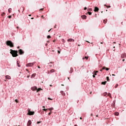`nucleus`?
<instances>
[{
  "mask_svg": "<svg viewBox=\"0 0 126 126\" xmlns=\"http://www.w3.org/2000/svg\"><path fill=\"white\" fill-rule=\"evenodd\" d=\"M10 54L12 55L13 58H16V57H18V54H17V51L12 50V49H10Z\"/></svg>",
  "mask_w": 126,
  "mask_h": 126,
  "instance_id": "nucleus-1",
  "label": "nucleus"
},
{
  "mask_svg": "<svg viewBox=\"0 0 126 126\" xmlns=\"http://www.w3.org/2000/svg\"><path fill=\"white\" fill-rule=\"evenodd\" d=\"M6 45L7 46H9L11 47H14V45H13V43L11 41L8 40L6 41Z\"/></svg>",
  "mask_w": 126,
  "mask_h": 126,
  "instance_id": "nucleus-2",
  "label": "nucleus"
},
{
  "mask_svg": "<svg viewBox=\"0 0 126 126\" xmlns=\"http://www.w3.org/2000/svg\"><path fill=\"white\" fill-rule=\"evenodd\" d=\"M35 114V112L34 111H31L30 110H28V115L29 116H33Z\"/></svg>",
  "mask_w": 126,
  "mask_h": 126,
  "instance_id": "nucleus-3",
  "label": "nucleus"
},
{
  "mask_svg": "<svg viewBox=\"0 0 126 126\" xmlns=\"http://www.w3.org/2000/svg\"><path fill=\"white\" fill-rule=\"evenodd\" d=\"M36 62H33L32 63H29L27 64V66H33L35 64Z\"/></svg>",
  "mask_w": 126,
  "mask_h": 126,
  "instance_id": "nucleus-4",
  "label": "nucleus"
},
{
  "mask_svg": "<svg viewBox=\"0 0 126 126\" xmlns=\"http://www.w3.org/2000/svg\"><path fill=\"white\" fill-rule=\"evenodd\" d=\"M19 53L20 55H23V54H24V51H23L22 49H20L19 50Z\"/></svg>",
  "mask_w": 126,
  "mask_h": 126,
  "instance_id": "nucleus-5",
  "label": "nucleus"
},
{
  "mask_svg": "<svg viewBox=\"0 0 126 126\" xmlns=\"http://www.w3.org/2000/svg\"><path fill=\"white\" fill-rule=\"evenodd\" d=\"M32 90V91H35V90H37V87L34 86V87H32L31 88Z\"/></svg>",
  "mask_w": 126,
  "mask_h": 126,
  "instance_id": "nucleus-6",
  "label": "nucleus"
},
{
  "mask_svg": "<svg viewBox=\"0 0 126 126\" xmlns=\"http://www.w3.org/2000/svg\"><path fill=\"white\" fill-rule=\"evenodd\" d=\"M81 18H82V19H86L87 18V16L85 15H84L81 16Z\"/></svg>",
  "mask_w": 126,
  "mask_h": 126,
  "instance_id": "nucleus-7",
  "label": "nucleus"
},
{
  "mask_svg": "<svg viewBox=\"0 0 126 126\" xmlns=\"http://www.w3.org/2000/svg\"><path fill=\"white\" fill-rule=\"evenodd\" d=\"M94 11H95V12H97L99 11V8L97 7H95Z\"/></svg>",
  "mask_w": 126,
  "mask_h": 126,
  "instance_id": "nucleus-8",
  "label": "nucleus"
},
{
  "mask_svg": "<svg viewBox=\"0 0 126 126\" xmlns=\"http://www.w3.org/2000/svg\"><path fill=\"white\" fill-rule=\"evenodd\" d=\"M67 42H74V39L72 38H69L67 39Z\"/></svg>",
  "mask_w": 126,
  "mask_h": 126,
  "instance_id": "nucleus-9",
  "label": "nucleus"
},
{
  "mask_svg": "<svg viewBox=\"0 0 126 126\" xmlns=\"http://www.w3.org/2000/svg\"><path fill=\"white\" fill-rule=\"evenodd\" d=\"M126 57V54H124L121 55V58L122 59H125Z\"/></svg>",
  "mask_w": 126,
  "mask_h": 126,
  "instance_id": "nucleus-10",
  "label": "nucleus"
},
{
  "mask_svg": "<svg viewBox=\"0 0 126 126\" xmlns=\"http://www.w3.org/2000/svg\"><path fill=\"white\" fill-rule=\"evenodd\" d=\"M31 124H32V122H31V120H29L28 122V126H31Z\"/></svg>",
  "mask_w": 126,
  "mask_h": 126,
  "instance_id": "nucleus-11",
  "label": "nucleus"
},
{
  "mask_svg": "<svg viewBox=\"0 0 126 126\" xmlns=\"http://www.w3.org/2000/svg\"><path fill=\"white\" fill-rule=\"evenodd\" d=\"M5 78L6 79H10L11 77H10V76H9V75H6Z\"/></svg>",
  "mask_w": 126,
  "mask_h": 126,
  "instance_id": "nucleus-12",
  "label": "nucleus"
},
{
  "mask_svg": "<svg viewBox=\"0 0 126 126\" xmlns=\"http://www.w3.org/2000/svg\"><path fill=\"white\" fill-rule=\"evenodd\" d=\"M102 69H106V70H110V68H107V67H102Z\"/></svg>",
  "mask_w": 126,
  "mask_h": 126,
  "instance_id": "nucleus-13",
  "label": "nucleus"
},
{
  "mask_svg": "<svg viewBox=\"0 0 126 126\" xmlns=\"http://www.w3.org/2000/svg\"><path fill=\"white\" fill-rule=\"evenodd\" d=\"M61 94H62V95H63V96H64V95H65V94L63 91H61Z\"/></svg>",
  "mask_w": 126,
  "mask_h": 126,
  "instance_id": "nucleus-14",
  "label": "nucleus"
},
{
  "mask_svg": "<svg viewBox=\"0 0 126 126\" xmlns=\"http://www.w3.org/2000/svg\"><path fill=\"white\" fill-rule=\"evenodd\" d=\"M97 73H98V71H94V75H97Z\"/></svg>",
  "mask_w": 126,
  "mask_h": 126,
  "instance_id": "nucleus-15",
  "label": "nucleus"
},
{
  "mask_svg": "<svg viewBox=\"0 0 126 126\" xmlns=\"http://www.w3.org/2000/svg\"><path fill=\"white\" fill-rule=\"evenodd\" d=\"M37 91H36V92H39V91H41V90H42V89H41V88H38V89H37V90H36Z\"/></svg>",
  "mask_w": 126,
  "mask_h": 126,
  "instance_id": "nucleus-16",
  "label": "nucleus"
},
{
  "mask_svg": "<svg viewBox=\"0 0 126 126\" xmlns=\"http://www.w3.org/2000/svg\"><path fill=\"white\" fill-rule=\"evenodd\" d=\"M55 71H56V70L52 69L50 70V72H55Z\"/></svg>",
  "mask_w": 126,
  "mask_h": 126,
  "instance_id": "nucleus-17",
  "label": "nucleus"
},
{
  "mask_svg": "<svg viewBox=\"0 0 126 126\" xmlns=\"http://www.w3.org/2000/svg\"><path fill=\"white\" fill-rule=\"evenodd\" d=\"M73 72V69L72 68H71L70 73H72Z\"/></svg>",
  "mask_w": 126,
  "mask_h": 126,
  "instance_id": "nucleus-18",
  "label": "nucleus"
},
{
  "mask_svg": "<svg viewBox=\"0 0 126 126\" xmlns=\"http://www.w3.org/2000/svg\"><path fill=\"white\" fill-rule=\"evenodd\" d=\"M107 83V82H102L101 83V84L103 85H105V84Z\"/></svg>",
  "mask_w": 126,
  "mask_h": 126,
  "instance_id": "nucleus-19",
  "label": "nucleus"
},
{
  "mask_svg": "<svg viewBox=\"0 0 126 126\" xmlns=\"http://www.w3.org/2000/svg\"><path fill=\"white\" fill-rule=\"evenodd\" d=\"M11 10H12L11 8H9L8 9V12H9V13H10L11 12Z\"/></svg>",
  "mask_w": 126,
  "mask_h": 126,
  "instance_id": "nucleus-20",
  "label": "nucleus"
},
{
  "mask_svg": "<svg viewBox=\"0 0 126 126\" xmlns=\"http://www.w3.org/2000/svg\"><path fill=\"white\" fill-rule=\"evenodd\" d=\"M107 21H108V20L106 19V20H103V23H104L105 24L107 23Z\"/></svg>",
  "mask_w": 126,
  "mask_h": 126,
  "instance_id": "nucleus-21",
  "label": "nucleus"
},
{
  "mask_svg": "<svg viewBox=\"0 0 126 126\" xmlns=\"http://www.w3.org/2000/svg\"><path fill=\"white\" fill-rule=\"evenodd\" d=\"M88 57H85V58H83V60H84L85 59H86V60H88Z\"/></svg>",
  "mask_w": 126,
  "mask_h": 126,
  "instance_id": "nucleus-22",
  "label": "nucleus"
},
{
  "mask_svg": "<svg viewBox=\"0 0 126 126\" xmlns=\"http://www.w3.org/2000/svg\"><path fill=\"white\" fill-rule=\"evenodd\" d=\"M48 110L49 111H50V112H51V111H52V110H54V108L53 107H52V108H50L48 109Z\"/></svg>",
  "mask_w": 126,
  "mask_h": 126,
  "instance_id": "nucleus-23",
  "label": "nucleus"
},
{
  "mask_svg": "<svg viewBox=\"0 0 126 126\" xmlns=\"http://www.w3.org/2000/svg\"><path fill=\"white\" fill-rule=\"evenodd\" d=\"M17 65L19 67H20V64H19V63H18V62H17Z\"/></svg>",
  "mask_w": 126,
  "mask_h": 126,
  "instance_id": "nucleus-24",
  "label": "nucleus"
},
{
  "mask_svg": "<svg viewBox=\"0 0 126 126\" xmlns=\"http://www.w3.org/2000/svg\"><path fill=\"white\" fill-rule=\"evenodd\" d=\"M88 11H92V8L88 9Z\"/></svg>",
  "mask_w": 126,
  "mask_h": 126,
  "instance_id": "nucleus-25",
  "label": "nucleus"
},
{
  "mask_svg": "<svg viewBox=\"0 0 126 126\" xmlns=\"http://www.w3.org/2000/svg\"><path fill=\"white\" fill-rule=\"evenodd\" d=\"M106 79H107V81H110V78H109V77H107Z\"/></svg>",
  "mask_w": 126,
  "mask_h": 126,
  "instance_id": "nucleus-26",
  "label": "nucleus"
},
{
  "mask_svg": "<svg viewBox=\"0 0 126 126\" xmlns=\"http://www.w3.org/2000/svg\"><path fill=\"white\" fill-rule=\"evenodd\" d=\"M108 96H109L110 98H112V96L111 95V94L109 93L108 94Z\"/></svg>",
  "mask_w": 126,
  "mask_h": 126,
  "instance_id": "nucleus-27",
  "label": "nucleus"
},
{
  "mask_svg": "<svg viewBox=\"0 0 126 126\" xmlns=\"http://www.w3.org/2000/svg\"><path fill=\"white\" fill-rule=\"evenodd\" d=\"M35 75H36V74L34 73L32 75V77H35Z\"/></svg>",
  "mask_w": 126,
  "mask_h": 126,
  "instance_id": "nucleus-28",
  "label": "nucleus"
},
{
  "mask_svg": "<svg viewBox=\"0 0 126 126\" xmlns=\"http://www.w3.org/2000/svg\"><path fill=\"white\" fill-rule=\"evenodd\" d=\"M115 116H119V112H116Z\"/></svg>",
  "mask_w": 126,
  "mask_h": 126,
  "instance_id": "nucleus-29",
  "label": "nucleus"
},
{
  "mask_svg": "<svg viewBox=\"0 0 126 126\" xmlns=\"http://www.w3.org/2000/svg\"><path fill=\"white\" fill-rule=\"evenodd\" d=\"M88 13L89 15H91V14H92V12H88Z\"/></svg>",
  "mask_w": 126,
  "mask_h": 126,
  "instance_id": "nucleus-30",
  "label": "nucleus"
},
{
  "mask_svg": "<svg viewBox=\"0 0 126 126\" xmlns=\"http://www.w3.org/2000/svg\"><path fill=\"white\" fill-rule=\"evenodd\" d=\"M52 115V111H50L49 113H48V116H51Z\"/></svg>",
  "mask_w": 126,
  "mask_h": 126,
  "instance_id": "nucleus-31",
  "label": "nucleus"
},
{
  "mask_svg": "<svg viewBox=\"0 0 126 126\" xmlns=\"http://www.w3.org/2000/svg\"><path fill=\"white\" fill-rule=\"evenodd\" d=\"M107 93H104L103 94V96H106L107 95Z\"/></svg>",
  "mask_w": 126,
  "mask_h": 126,
  "instance_id": "nucleus-32",
  "label": "nucleus"
},
{
  "mask_svg": "<svg viewBox=\"0 0 126 126\" xmlns=\"http://www.w3.org/2000/svg\"><path fill=\"white\" fill-rule=\"evenodd\" d=\"M15 102H16V103H18V100L15 99Z\"/></svg>",
  "mask_w": 126,
  "mask_h": 126,
  "instance_id": "nucleus-33",
  "label": "nucleus"
},
{
  "mask_svg": "<svg viewBox=\"0 0 126 126\" xmlns=\"http://www.w3.org/2000/svg\"><path fill=\"white\" fill-rule=\"evenodd\" d=\"M118 86H119V85L118 84H117L115 86V88H117V87H118Z\"/></svg>",
  "mask_w": 126,
  "mask_h": 126,
  "instance_id": "nucleus-34",
  "label": "nucleus"
},
{
  "mask_svg": "<svg viewBox=\"0 0 126 126\" xmlns=\"http://www.w3.org/2000/svg\"><path fill=\"white\" fill-rule=\"evenodd\" d=\"M50 38H51V36L48 35V36H47V38H48V39H50Z\"/></svg>",
  "mask_w": 126,
  "mask_h": 126,
  "instance_id": "nucleus-35",
  "label": "nucleus"
},
{
  "mask_svg": "<svg viewBox=\"0 0 126 126\" xmlns=\"http://www.w3.org/2000/svg\"><path fill=\"white\" fill-rule=\"evenodd\" d=\"M41 121H39V122H37V124L38 125H39V124H41Z\"/></svg>",
  "mask_w": 126,
  "mask_h": 126,
  "instance_id": "nucleus-36",
  "label": "nucleus"
},
{
  "mask_svg": "<svg viewBox=\"0 0 126 126\" xmlns=\"http://www.w3.org/2000/svg\"><path fill=\"white\" fill-rule=\"evenodd\" d=\"M48 100H53V99H52V98H50V97H48Z\"/></svg>",
  "mask_w": 126,
  "mask_h": 126,
  "instance_id": "nucleus-37",
  "label": "nucleus"
},
{
  "mask_svg": "<svg viewBox=\"0 0 126 126\" xmlns=\"http://www.w3.org/2000/svg\"><path fill=\"white\" fill-rule=\"evenodd\" d=\"M43 111H48V109L44 108V109H43Z\"/></svg>",
  "mask_w": 126,
  "mask_h": 126,
  "instance_id": "nucleus-38",
  "label": "nucleus"
},
{
  "mask_svg": "<svg viewBox=\"0 0 126 126\" xmlns=\"http://www.w3.org/2000/svg\"><path fill=\"white\" fill-rule=\"evenodd\" d=\"M11 17H12V16H8V18H9V19L11 18Z\"/></svg>",
  "mask_w": 126,
  "mask_h": 126,
  "instance_id": "nucleus-39",
  "label": "nucleus"
},
{
  "mask_svg": "<svg viewBox=\"0 0 126 126\" xmlns=\"http://www.w3.org/2000/svg\"><path fill=\"white\" fill-rule=\"evenodd\" d=\"M5 14V13L3 12V13H2V14H1V15L3 16V15H4Z\"/></svg>",
  "mask_w": 126,
  "mask_h": 126,
  "instance_id": "nucleus-40",
  "label": "nucleus"
},
{
  "mask_svg": "<svg viewBox=\"0 0 126 126\" xmlns=\"http://www.w3.org/2000/svg\"><path fill=\"white\" fill-rule=\"evenodd\" d=\"M22 9H23V11H24V9H25L24 7H22Z\"/></svg>",
  "mask_w": 126,
  "mask_h": 126,
  "instance_id": "nucleus-41",
  "label": "nucleus"
},
{
  "mask_svg": "<svg viewBox=\"0 0 126 126\" xmlns=\"http://www.w3.org/2000/svg\"><path fill=\"white\" fill-rule=\"evenodd\" d=\"M84 9V10H86V9H87V7H85Z\"/></svg>",
  "mask_w": 126,
  "mask_h": 126,
  "instance_id": "nucleus-42",
  "label": "nucleus"
},
{
  "mask_svg": "<svg viewBox=\"0 0 126 126\" xmlns=\"http://www.w3.org/2000/svg\"><path fill=\"white\" fill-rule=\"evenodd\" d=\"M58 54H61V51H58Z\"/></svg>",
  "mask_w": 126,
  "mask_h": 126,
  "instance_id": "nucleus-43",
  "label": "nucleus"
},
{
  "mask_svg": "<svg viewBox=\"0 0 126 126\" xmlns=\"http://www.w3.org/2000/svg\"><path fill=\"white\" fill-rule=\"evenodd\" d=\"M39 10H40V11H41V10H44V8H41V9H40Z\"/></svg>",
  "mask_w": 126,
  "mask_h": 126,
  "instance_id": "nucleus-44",
  "label": "nucleus"
},
{
  "mask_svg": "<svg viewBox=\"0 0 126 126\" xmlns=\"http://www.w3.org/2000/svg\"><path fill=\"white\" fill-rule=\"evenodd\" d=\"M93 77H94V78H95V75L94 74V75H93Z\"/></svg>",
  "mask_w": 126,
  "mask_h": 126,
  "instance_id": "nucleus-45",
  "label": "nucleus"
},
{
  "mask_svg": "<svg viewBox=\"0 0 126 126\" xmlns=\"http://www.w3.org/2000/svg\"><path fill=\"white\" fill-rule=\"evenodd\" d=\"M26 70L27 71H28V72L29 73V71L28 70V69H26Z\"/></svg>",
  "mask_w": 126,
  "mask_h": 126,
  "instance_id": "nucleus-46",
  "label": "nucleus"
},
{
  "mask_svg": "<svg viewBox=\"0 0 126 126\" xmlns=\"http://www.w3.org/2000/svg\"><path fill=\"white\" fill-rule=\"evenodd\" d=\"M41 18H44V16L42 15V16H41Z\"/></svg>",
  "mask_w": 126,
  "mask_h": 126,
  "instance_id": "nucleus-47",
  "label": "nucleus"
},
{
  "mask_svg": "<svg viewBox=\"0 0 126 126\" xmlns=\"http://www.w3.org/2000/svg\"><path fill=\"white\" fill-rule=\"evenodd\" d=\"M103 68L100 70V71H102V70H103Z\"/></svg>",
  "mask_w": 126,
  "mask_h": 126,
  "instance_id": "nucleus-48",
  "label": "nucleus"
},
{
  "mask_svg": "<svg viewBox=\"0 0 126 126\" xmlns=\"http://www.w3.org/2000/svg\"><path fill=\"white\" fill-rule=\"evenodd\" d=\"M91 116L92 117V116H93V114H91Z\"/></svg>",
  "mask_w": 126,
  "mask_h": 126,
  "instance_id": "nucleus-49",
  "label": "nucleus"
},
{
  "mask_svg": "<svg viewBox=\"0 0 126 126\" xmlns=\"http://www.w3.org/2000/svg\"><path fill=\"white\" fill-rule=\"evenodd\" d=\"M37 67H38V68H40L39 66H37Z\"/></svg>",
  "mask_w": 126,
  "mask_h": 126,
  "instance_id": "nucleus-50",
  "label": "nucleus"
},
{
  "mask_svg": "<svg viewBox=\"0 0 126 126\" xmlns=\"http://www.w3.org/2000/svg\"><path fill=\"white\" fill-rule=\"evenodd\" d=\"M122 61L123 62H125V59H123Z\"/></svg>",
  "mask_w": 126,
  "mask_h": 126,
  "instance_id": "nucleus-51",
  "label": "nucleus"
},
{
  "mask_svg": "<svg viewBox=\"0 0 126 126\" xmlns=\"http://www.w3.org/2000/svg\"><path fill=\"white\" fill-rule=\"evenodd\" d=\"M29 76H27V78H29Z\"/></svg>",
  "mask_w": 126,
  "mask_h": 126,
  "instance_id": "nucleus-52",
  "label": "nucleus"
},
{
  "mask_svg": "<svg viewBox=\"0 0 126 126\" xmlns=\"http://www.w3.org/2000/svg\"><path fill=\"white\" fill-rule=\"evenodd\" d=\"M115 74H112L113 76H115Z\"/></svg>",
  "mask_w": 126,
  "mask_h": 126,
  "instance_id": "nucleus-53",
  "label": "nucleus"
},
{
  "mask_svg": "<svg viewBox=\"0 0 126 126\" xmlns=\"http://www.w3.org/2000/svg\"><path fill=\"white\" fill-rule=\"evenodd\" d=\"M51 30H52V29H50V30L48 31V32H50V31H51Z\"/></svg>",
  "mask_w": 126,
  "mask_h": 126,
  "instance_id": "nucleus-54",
  "label": "nucleus"
},
{
  "mask_svg": "<svg viewBox=\"0 0 126 126\" xmlns=\"http://www.w3.org/2000/svg\"><path fill=\"white\" fill-rule=\"evenodd\" d=\"M113 44H116V42H113Z\"/></svg>",
  "mask_w": 126,
  "mask_h": 126,
  "instance_id": "nucleus-55",
  "label": "nucleus"
},
{
  "mask_svg": "<svg viewBox=\"0 0 126 126\" xmlns=\"http://www.w3.org/2000/svg\"><path fill=\"white\" fill-rule=\"evenodd\" d=\"M80 119L81 120H82V118L81 117H80Z\"/></svg>",
  "mask_w": 126,
  "mask_h": 126,
  "instance_id": "nucleus-56",
  "label": "nucleus"
},
{
  "mask_svg": "<svg viewBox=\"0 0 126 126\" xmlns=\"http://www.w3.org/2000/svg\"><path fill=\"white\" fill-rule=\"evenodd\" d=\"M31 19H34V18H32Z\"/></svg>",
  "mask_w": 126,
  "mask_h": 126,
  "instance_id": "nucleus-57",
  "label": "nucleus"
},
{
  "mask_svg": "<svg viewBox=\"0 0 126 126\" xmlns=\"http://www.w3.org/2000/svg\"><path fill=\"white\" fill-rule=\"evenodd\" d=\"M92 94V92H91L90 94Z\"/></svg>",
  "mask_w": 126,
  "mask_h": 126,
  "instance_id": "nucleus-58",
  "label": "nucleus"
},
{
  "mask_svg": "<svg viewBox=\"0 0 126 126\" xmlns=\"http://www.w3.org/2000/svg\"><path fill=\"white\" fill-rule=\"evenodd\" d=\"M86 42H87V43H90V42H89V41H86Z\"/></svg>",
  "mask_w": 126,
  "mask_h": 126,
  "instance_id": "nucleus-59",
  "label": "nucleus"
},
{
  "mask_svg": "<svg viewBox=\"0 0 126 126\" xmlns=\"http://www.w3.org/2000/svg\"><path fill=\"white\" fill-rule=\"evenodd\" d=\"M74 126H77V125H74Z\"/></svg>",
  "mask_w": 126,
  "mask_h": 126,
  "instance_id": "nucleus-60",
  "label": "nucleus"
},
{
  "mask_svg": "<svg viewBox=\"0 0 126 126\" xmlns=\"http://www.w3.org/2000/svg\"><path fill=\"white\" fill-rule=\"evenodd\" d=\"M96 117H98V115H96Z\"/></svg>",
  "mask_w": 126,
  "mask_h": 126,
  "instance_id": "nucleus-61",
  "label": "nucleus"
},
{
  "mask_svg": "<svg viewBox=\"0 0 126 126\" xmlns=\"http://www.w3.org/2000/svg\"><path fill=\"white\" fill-rule=\"evenodd\" d=\"M100 44H103V42H101Z\"/></svg>",
  "mask_w": 126,
  "mask_h": 126,
  "instance_id": "nucleus-62",
  "label": "nucleus"
},
{
  "mask_svg": "<svg viewBox=\"0 0 126 126\" xmlns=\"http://www.w3.org/2000/svg\"><path fill=\"white\" fill-rule=\"evenodd\" d=\"M42 108H45V106H43Z\"/></svg>",
  "mask_w": 126,
  "mask_h": 126,
  "instance_id": "nucleus-63",
  "label": "nucleus"
},
{
  "mask_svg": "<svg viewBox=\"0 0 126 126\" xmlns=\"http://www.w3.org/2000/svg\"><path fill=\"white\" fill-rule=\"evenodd\" d=\"M29 16H31V15H29Z\"/></svg>",
  "mask_w": 126,
  "mask_h": 126,
  "instance_id": "nucleus-64",
  "label": "nucleus"
}]
</instances>
